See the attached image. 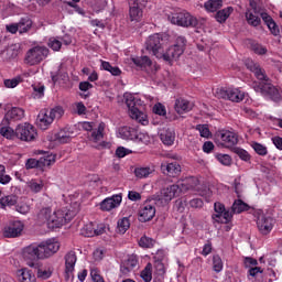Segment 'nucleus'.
I'll use <instances>...</instances> for the list:
<instances>
[{"label": "nucleus", "instance_id": "2", "mask_svg": "<svg viewBox=\"0 0 282 282\" xmlns=\"http://www.w3.org/2000/svg\"><path fill=\"white\" fill-rule=\"evenodd\" d=\"M76 213L67 207L56 208L53 213L50 207L42 208L39 213V219L45 221L50 229H57L69 223Z\"/></svg>", "mask_w": 282, "mask_h": 282}, {"label": "nucleus", "instance_id": "8", "mask_svg": "<svg viewBox=\"0 0 282 282\" xmlns=\"http://www.w3.org/2000/svg\"><path fill=\"white\" fill-rule=\"evenodd\" d=\"M48 53L50 50L44 45L33 46L26 52L24 56V64L29 66H36L48 56Z\"/></svg>", "mask_w": 282, "mask_h": 282}, {"label": "nucleus", "instance_id": "7", "mask_svg": "<svg viewBox=\"0 0 282 282\" xmlns=\"http://www.w3.org/2000/svg\"><path fill=\"white\" fill-rule=\"evenodd\" d=\"M186 37L181 35L176 37L175 44L170 46L166 51L164 50L161 55V59L172 63L173 61H177L184 51L186 50Z\"/></svg>", "mask_w": 282, "mask_h": 282}, {"label": "nucleus", "instance_id": "12", "mask_svg": "<svg viewBox=\"0 0 282 282\" xmlns=\"http://www.w3.org/2000/svg\"><path fill=\"white\" fill-rule=\"evenodd\" d=\"M170 21L173 25H177L181 28H195L197 26V18L191 15V13L186 11H182L178 13H174Z\"/></svg>", "mask_w": 282, "mask_h": 282}, {"label": "nucleus", "instance_id": "28", "mask_svg": "<svg viewBox=\"0 0 282 282\" xmlns=\"http://www.w3.org/2000/svg\"><path fill=\"white\" fill-rule=\"evenodd\" d=\"M160 139L163 144L171 147L175 143L176 132L174 129H167L166 131L160 134Z\"/></svg>", "mask_w": 282, "mask_h": 282}, {"label": "nucleus", "instance_id": "26", "mask_svg": "<svg viewBox=\"0 0 282 282\" xmlns=\"http://www.w3.org/2000/svg\"><path fill=\"white\" fill-rule=\"evenodd\" d=\"M74 132L70 131V128L66 127L62 130H59L54 137H55V141L61 143V144H65V143H69L72 141V134Z\"/></svg>", "mask_w": 282, "mask_h": 282}, {"label": "nucleus", "instance_id": "15", "mask_svg": "<svg viewBox=\"0 0 282 282\" xmlns=\"http://www.w3.org/2000/svg\"><path fill=\"white\" fill-rule=\"evenodd\" d=\"M25 229V224L19 219L10 220L3 228V236L6 238H18Z\"/></svg>", "mask_w": 282, "mask_h": 282}, {"label": "nucleus", "instance_id": "39", "mask_svg": "<svg viewBox=\"0 0 282 282\" xmlns=\"http://www.w3.org/2000/svg\"><path fill=\"white\" fill-rule=\"evenodd\" d=\"M154 173L155 169L150 166H139L134 169L135 177H149V175H153Z\"/></svg>", "mask_w": 282, "mask_h": 282}, {"label": "nucleus", "instance_id": "48", "mask_svg": "<svg viewBox=\"0 0 282 282\" xmlns=\"http://www.w3.org/2000/svg\"><path fill=\"white\" fill-rule=\"evenodd\" d=\"M248 208V204L243 203L241 199H237L232 205V212L235 214H241L243 212H247Z\"/></svg>", "mask_w": 282, "mask_h": 282}, {"label": "nucleus", "instance_id": "37", "mask_svg": "<svg viewBox=\"0 0 282 282\" xmlns=\"http://www.w3.org/2000/svg\"><path fill=\"white\" fill-rule=\"evenodd\" d=\"M140 278L143 282H152L153 279V264L151 262H148L145 264L144 269H142L140 273Z\"/></svg>", "mask_w": 282, "mask_h": 282}, {"label": "nucleus", "instance_id": "23", "mask_svg": "<svg viewBox=\"0 0 282 282\" xmlns=\"http://www.w3.org/2000/svg\"><path fill=\"white\" fill-rule=\"evenodd\" d=\"M174 109L178 115L188 113L191 110H193V104H191L188 99H183V97H180L178 99H175Z\"/></svg>", "mask_w": 282, "mask_h": 282}, {"label": "nucleus", "instance_id": "21", "mask_svg": "<svg viewBox=\"0 0 282 282\" xmlns=\"http://www.w3.org/2000/svg\"><path fill=\"white\" fill-rule=\"evenodd\" d=\"M55 162V155H47L44 158H41L40 160L35 159H29L25 163V166L28 170L34 169V167H41L43 166H50Z\"/></svg>", "mask_w": 282, "mask_h": 282}, {"label": "nucleus", "instance_id": "40", "mask_svg": "<svg viewBox=\"0 0 282 282\" xmlns=\"http://www.w3.org/2000/svg\"><path fill=\"white\" fill-rule=\"evenodd\" d=\"M204 8L207 12H217L223 8V0H208L205 2Z\"/></svg>", "mask_w": 282, "mask_h": 282}, {"label": "nucleus", "instance_id": "36", "mask_svg": "<svg viewBox=\"0 0 282 282\" xmlns=\"http://www.w3.org/2000/svg\"><path fill=\"white\" fill-rule=\"evenodd\" d=\"M191 188L198 192L199 196L204 197L207 203L210 202L213 192L210 191L209 187L203 186V185H194V186H191Z\"/></svg>", "mask_w": 282, "mask_h": 282}, {"label": "nucleus", "instance_id": "9", "mask_svg": "<svg viewBox=\"0 0 282 282\" xmlns=\"http://www.w3.org/2000/svg\"><path fill=\"white\" fill-rule=\"evenodd\" d=\"M40 247V258L42 260L53 257L59 250L61 242L57 238H48L39 243Z\"/></svg>", "mask_w": 282, "mask_h": 282}, {"label": "nucleus", "instance_id": "13", "mask_svg": "<svg viewBox=\"0 0 282 282\" xmlns=\"http://www.w3.org/2000/svg\"><path fill=\"white\" fill-rule=\"evenodd\" d=\"M216 143L227 149L234 148L238 143V137L236 133L221 130L216 134Z\"/></svg>", "mask_w": 282, "mask_h": 282}, {"label": "nucleus", "instance_id": "6", "mask_svg": "<svg viewBox=\"0 0 282 282\" xmlns=\"http://www.w3.org/2000/svg\"><path fill=\"white\" fill-rule=\"evenodd\" d=\"M64 115L62 107H55L51 110L44 109L40 111L36 118V126L41 130H47L55 119H61Z\"/></svg>", "mask_w": 282, "mask_h": 282}, {"label": "nucleus", "instance_id": "38", "mask_svg": "<svg viewBox=\"0 0 282 282\" xmlns=\"http://www.w3.org/2000/svg\"><path fill=\"white\" fill-rule=\"evenodd\" d=\"M262 272L260 267H251L249 270V280L251 282H263Z\"/></svg>", "mask_w": 282, "mask_h": 282}, {"label": "nucleus", "instance_id": "64", "mask_svg": "<svg viewBox=\"0 0 282 282\" xmlns=\"http://www.w3.org/2000/svg\"><path fill=\"white\" fill-rule=\"evenodd\" d=\"M76 113L78 115V116H84V115H86V112H87V108L85 107V105L83 104V102H77L76 105Z\"/></svg>", "mask_w": 282, "mask_h": 282}, {"label": "nucleus", "instance_id": "53", "mask_svg": "<svg viewBox=\"0 0 282 282\" xmlns=\"http://www.w3.org/2000/svg\"><path fill=\"white\" fill-rule=\"evenodd\" d=\"M215 158L218 160L219 163L226 166H229L232 162L231 156L228 154L217 153L215 154Z\"/></svg>", "mask_w": 282, "mask_h": 282}, {"label": "nucleus", "instance_id": "62", "mask_svg": "<svg viewBox=\"0 0 282 282\" xmlns=\"http://www.w3.org/2000/svg\"><path fill=\"white\" fill-rule=\"evenodd\" d=\"M130 153H132V151L129 149H126L124 147L117 148L115 152L116 156H118L119 159H122L126 155H129Z\"/></svg>", "mask_w": 282, "mask_h": 282}, {"label": "nucleus", "instance_id": "19", "mask_svg": "<svg viewBox=\"0 0 282 282\" xmlns=\"http://www.w3.org/2000/svg\"><path fill=\"white\" fill-rule=\"evenodd\" d=\"M121 203L122 194H116L101 200V203H99V209H101V212H111L120 207Z\"/></svg>", "mask_w": 282, "mask_h": 282}, {"label": "nucleus", "instance_id": "4", "mask_svg": "<svg viewBox=\"0 0 282 282\" xmlns=\"http://www.w3.org/2000/svg\"><path fill=\"white\" fill-rule=\"evenodd\" d=\"M264 21V24H267V28H269V31H271V34L273 36L280 35V29L279 25L275 23V21L265 12L257 11V13L252 11H247L246 18L248 21V24H250L253 28H258L261 23V19Z\"/></svg>", "mask_w": 282, "mask_h": 282}, {"label": "nucleus", "instance_id": "56", "mask_svg": "<svg viewBox=\"0 0 282 282\" xmlns=\"http://www.w3.org/2000/svg\"><path fill=\"white\" fill-rule=\"evenodd\" d=\"M224 268V263L221 258H219L218 256H214L213 258V269L215 272L219 273L223 271Z\"/></svg>", "mask_w": 282, "mask_h": 282}, {"label": "nucleus", "instance_id": "47", "mask_svg": "<svg viewBox=\"0 0 282 282\" xmlns=\"http://www.w3.org/2000/svg\"><path fill=\"white\" fill-rule=\"evenodd\" d=\"M130 228V220L128 217H123L117 221V229L120 234H126Z\"/></svg>", "mask_w": 282, "mask_h": 282}, {"label": "nucleus", "instance_id": "46", "mask_svg": "<svg viewBox=\"0 0 282 282\" xmlns=\"http://www.w3.org/2000/svg\"><path fill=\"white\" fill-rule=\"evenodd\" d=\"M154 245H155V240L151 237L142 236L139 239V247H141L143 249H151L154 247Z\"/></svg>", "mask_w": 282, "mask_h": 282}, {"label": "nucleus", "instance_id": "43", "mask_svg": "<svg viewBox=\"0 0 282 282\" xmlns=\"http://www.w3.org/2000/svg\"><path fill=\"white\" fill-rule=\"evenodd\" d=\"M101 68H104V70H106L108 73H111L112 76H120L121 75V69L118 66H112L107 61H101Z\"/></svg>", "mask_w": 282, "mask_h": 282}, {"label": "nucleus", "instance_id": "32", "mask_svg": "<svg viewBox=\"0 0 282 282\" xmlns=\"http://www.w3.org/2000/svg\"><path fill=\"white\" fill-rule=\"evenodd\" d=\"M153 262H154V273L156 275H163L165 273V267L163 264V258L160 252L156 253V256H153Z\"/></svg>", "mask_w": 282, "mask_h": 282}, {"label": "nucleus", "instance_id": "18", "mask_svg": "<svg viewBox=\"0 0 282 282\" xmlns=\"http://www.w3.org/2000/svg\"><path fill=\"white\" fill-rule=\"evenodd\" d=\"M41 249H40V245L35 246V245H30L28 247H25L22 251V256L23 259L25 261H28V265L33 268L34 267V262L35 260H43V258H41Z\"/></svg>", "mask_w": 282, "mask_h": 282}, {"label": "nucleus", "instance_id": "41", "mask_svg": "<svg viewBox=\"0 0 282 282\" xmlns=\"http://www.w3.org/2000/svg\"><path fill=\"white\" fill-rule=\"evenodd\" d=\"M53 267L52 264H46V267H41L37 270V278L42 279V280H47L52 276L53 274Z\"/></svg>", "mask_w": 282, "mask_h": 282}, {"label": "nucleus", "instance_id": "63", "mask_svg": "<svg viewBox=\"0 0 282 282\" xmlns=\"http://www.w3.org/2000/svg\"><path fill=\"white\" fill-rule=\"evenodd\" d=\"M153 112L158 116H166V108L165 106L158 104L153 107Z\"/></svg>", "mask_w": 282, "mask_h": 282}, {"label": "nucleus", "instance_id": "27", "mask_svg": "<svg viewBox=\"0 0 282 282\" xmlns=\"http://www.w3.org/2000/svg\"><path fill=\"white\" fill-rule=\"evenodd\" d=\"M32 25H33V21L30 19V17L21 18L20 21L18 22L19 34L25 35L30 33Z\"/></svg>", "mask_w": 282, "mask_h": 282}, {"label": "nucleus", "instance_id": "20", "mask_svg": "<svg viewBox=\"0 0 282 282\" xmlns=\"http://www.w3.org/2000/svg\"><path fill=\"white\" fill-rule=\"evenodd\" d=\"M77 262L76 252L70 250L65 256V278L66 280L74 278L75 265Z\"/></svg>", "mask_w": 282, "mask_h": 282}, {"label": "nucleus", "instance_id": "10", "mask_svg": "<svg viewBox=\"0 0 282 282\" xmlns=\"http://www.w3.org/2000/svg\"><path fill=\"white\" fill-rule=\"evenodd\" d=\"M184 184L182 187L180 185H171L170 187L162 188L160 194L156 196V200L162 205H169L175 197L180 196Z\"/></svg>", "mask_w": 282, "mask_h": 282}, {"label": "nucleus", "instance_id": "44", "mask_svg": "<svg viewBox=\"0 0 282 282\" xmlns=\"http://www.w3.org/2000/svg\"><path fill=\"white\" fill-rule=\"evenodd\" d=\"M82 235L87 238L96 236V224L88 223L82 228Z\"/></svg>", "mask_w": 282, "mask_h": 282}, {"label": "nucleus", "instance_id": "49", "mask_svg": "<svg viewBox=\"0 0 282 282\" xmlns=\"http://www.w3.org/2000/svg\"><path fill=\"white\" fill-rule=\"evenodd\" d=\"M0 134L7 139H13L17 137V130H13L11 127L0 126Z\"/></svg>", "mask_w": 282, "mask_h": 282}, {"label": "nucleus", "instance_id": "35", "mask_svg": "<svg viewBox=\"0 0 282 282\" xmlns=\"http://www.w3.org/2000/svg\"><path fill=\"white\" fill-rule=\"evenodd\" d=\"M234 12V8L232 7H227L223 10L217 11L215 19L218 23L223 24L225 23L228 18L230 17V14Z\"/></svg>", "mask_w": 282, "mask_h": 282}, {"label": "nucleus", "instance_id": "29", "mask_svg": "<svg viewBox=\"0 0 282 282\" xmlns=\"http://www.w3.org/2000/svg\"><path fill=\"white\" fill-rule=\"evenodd\" d=\"M23 117H25V110L17 107L6 113V120L8 121H20Z\"/></svg>", "mask_w": 282, "mask_h": 282}, {"label": "nucleus", "instance_id": "59", "mask_svg": "<svg viewBox=\"0 0 282 282\" xmlns=\"http://www.w3.org/2000/svg\"><path fill=\"white\" fill-rule=\"evenodd\" d=\"M196 130L199 132L200 137L203 138H209L210 131L206 124H197Z\"/></svg>", "mask_w": 282, "mask_h": 282}, {"label": "nucleus", "instance_id": "5", "mask_svg": "<svg viewBox=\"0 0 282 282\" xmlns=\"http://www.w3.org/2000/svg\"><path fill=\"white\" fill-rule=\"evenodd\" d=\"M167 45V40L161 33L152 34L145 42V50L159 59H162L163 51Z\"/></svg>", "mask_w": 282, "mask_h": 282}, {"label": "nucleus", "instance_id": "16", "mask_svg": "<svg viewBox=\"0 0 282 282\" xmlns=\"http://www.w3.org/2000/svg\"><path fill=\"white\" fill-rule=\"evenodd\" d=\"M36 135L35 128L30 123L19 124L15 129V137L21 141H33Z\"/></svg>", "mask_w": 282, "mask_h": 282}, {"label": "nucleus", "instance_id": "1", "mask_svg": "<svg viewBox=\"0 0 282 282\" xmlns=\"http://www.w3.org/2000/svg\"><path fill=\"white\" fill-rule=\"evenodd\" d=\"M248 69H250L252 73H254V76L260 82H253L252 88L254 91L261 94L264 98H269L273 101H280L281 100V93L276 89L273 84L269 82V77L265 74V70L260 67V64L249 61L247 63Z\"/></svg>", "mask_w": 282, "mask_h": 282}, {"label": "nucleus", "instance_id": "58", "mask_svg": "<svg viewBox=\"0 0 282 282\" xmlns=\"http://www.w3.org/2000/svg\"><path fill=\"white\" fill-rule=\"evenodd\" d=\"M17 212L21 215L30 214V204L28 203H19L15 207Z\"/></svg>", "mask_w": 282, "mask_h": 282}, {"label": "nucleus", "instance_id": "61", "mask_svg": "<svg viewBox=\"0 0 282 282\" xmlns=\"http://www.w3.org/2000/svg\"><path fill=\"white\" fill-rule=\"evenodd\" d=\"M236 154L243 161L248 162L250 161L251 156L250 154L248 153V151L243 150V149H240V148H237L235 150Z\"/></svg>", "mask_w": 282, "mask_h": 282}, {"label": "nucleus", "instance_id": "52", "mask_svg": "<svg viewBox=\"0 0 282 282\" xmlns=\"http://www.w3.org/2000/svg\"><path fill=\"white\" fill-rule=\"evenodd\" d=\"M104 131H105V123H99V127H97V130L93 131L91 138L96 142L100 141L104 138Z\"/></svg>", "mask_w": 282, "mask_h": 282}, {"label": "nucleus", "instance_id": "34", "mask_svg": "<svg viewBox=\"0 0 282 282\" xmlns=\"http://www.w3.org/2000/svg\"><path fill=\"white\" fill-rule=\"evenodd\" d=\"M19 282H36L35 275L30 271V269H20L18 272Z\"/></svg>", "mask_w": 282, "mask_h": 282}, {"label": "nucleus", "instance_id": "22", "mask_svg": "<svg viewBox=\"0 0 282 282\" xmlns=\"http://www.w3.org/2000/svg\"><path fill=\"white\" fill-rule=\"evenodd\" d=\"M156 215L155 206L151 204H144L139 210V221L148 223L152 220Z\"/></svg>", "mask_w": 282, "mask_h": 282}, {"label": "nucleus", "instance_id": "33", "mask_svg": "<svg viewBox=\"0 0 282 282\" xmlns=\"http://www.w3.org/2000/svg\"><path fill=\"white\" fill-rule=\"evenodd\" d=\"M232 213L230 210H225L219 213V218L215 217V214L212 215V219L214 223L227 225L231 221Z\"/></svg>", "mask_w": 282, "mask_h": 282}, {"label": "nucleus", "instance_id": "51", "mask_svg": "<svg viewBox=\"0 0 282 282\" xmlns=\"http://www.w3.org/2000/svg\"><path fill=\"white\" fill-rule=\"evenodd\" d=\"M4 87L9 89H14L19 84H21V76L14 78H7L3 80Z\"/></svg>", "mask_w": 282, "mask_h": 282}, {"label": "nucleus", "instance_id": "55", "mask_svg": "<svg viewBox=\"0 0 282 282\" xmlns=\"http://www.w3.org/2000/svg\"><path fill=\"white\" fill-rule=\"evenodd\" d=\"M251 50L258 54V55H265L268 52V48L257 42L251 43Z\"/></svg>", "mask_w": 282, "mask_h": 282}, {"label": "nucleus", "instance_id": "30", "mask_svg": "<svg viewBox=\"0 0 282 282\" xmlns=\"http://www.w3.org/2000/svg\"><path fill=\"white\" fill-rule=\"evenodd\" d=\"M143 17V8L129 4V18L131 22H141Z\"/></svg>", "mask_w": 282, "mask_h": 282}, {"label": "nucleus", "instance_id": "17", "mask_svg": "<svg viewBox=\"0 0 282 282\" xmlns=\"http://www.w3.org/2000/svg\"><path fill=\"white\" fill-rule=\"evenodd\" d=\"M119 135L123 140L148 142V140H145L148 137L144 133H139L138 129L132 127L120 128Z\"/></svg>", "mask_w": 282, "mask_h": 282}, {"label": "nucleus", "instance_id": "31", "mask_svg": "<svg viewBox=\"0 0 282 282\" xmlns=\"http://www.w3.org/2000/svg\"><path fill=\"white\" fill-rule=\"evenodd\" d=\"M138 265V260L134 256H131L120 267V272L123 274L130 273Z\"/></svg>", "mask_w": 282, "mask_h": 282}, {"label": "nucleus", "instance_id": "45", "mask_svg": "<svg viewBox=\"0 0 282 282\" xmlns=\"http://www.w3.org/2000/svg\"><path fill=\"white\" fill-rule=\"evenodd\" d=\"M43 186H44V183L40 178H32L29 182L30 191L35 193V194L40 193L42 191Z\"/></svg>", "mask_w": 282, "mask_h": 282}, {"label": "nucleus", "instance_id": "57", "mask_svg": "<svg viewBox=\"0 0 282 282\" xmlns=\"http://www.w3.org/2000/svg\"><path fill=\"white\" fill-rule=\"evenodd\" d=\"M90 276L94 282H105L104 278L100 275L99 269H97L96 267H91Z\"/></svg>", "mask_w": 282, "mask_h": 282}, {"label": "nucleus", "instance_id": "11", "mask_svg": "<svg viewBox=\"0 0 282 282\" xmlns=\"http://www.w3.org/2000/svg\"><path fill=\"white\" fill-rule=\"evenodd\" d=\"M275 225V220L262 210L257 212V226L262 236H268L271 234Z\"/></svg>", "mask_w": 282, "mask_h": 282}, {"label": "nucleus", "instance_id": "60", "mask_svg": "<svg viewBox=\"0 0 282 282\" xmlns=\"http://www.w3.org/2000/svg\"><path fill=\"white\" fill-rule=\"evenodd\" d=\"M227 209L225 208V205L217 202L214 204V215L216 219H219V214L226 212Z\"/></svg>", "mask_w": 282, "mask_h": 282}, {"label": "nucleus", "instance_id": "50", "mask_svg": "<svg viewBox=\"0 0 282 282\" xmlns=\"http://www.w3.org/2000/svg\"><path fill=\"white\" fill-rule=\"evenodd\" d=\"M251 147L261 156H265L269 153L268 148L259 142H252Z\"/></svg>", "mask_w": 282, "mask_h": 282}, {"label": "nucleus", "instance_id": "54", "mask_svg": "<svg viewBox=\"0 0 282 282\" xmlns=\"http://www.w3.org/2000/svg\"><path fill=\"white\" fill-rule=\"evenodd\" d=\"M48 47L51 50H53L54 52H59L61 47H62V41L61 39H56V37H51L48 40Z\"/></svg>", "mask_w": 282, "mask_h": 282}, {"label": "nucleus", "instance_id": "3", "mask_svg": "<svg viewBox=\"0 0 282 282\" xmlns=\"http://www.w3.org/2000/svg\"><path fill=\"white\" fill-rule=\"evenodd\" d=\"M123 99L129 110V117L132 120H135L137 122L141 123L142 126H148V115L140 111L139 109V106H141L142 102L141 99H137V97H134V95H131V93H124Z\"/></svg>", "mask_w": 282, "mask_h": 282}, {"label": "nucleus", "instance_id": "14", "mask_svg": "<svg viewBox=\"0 0 282 282\" xmlns=\"http://www.w3.org/2000/svg\"><path fill=\"white\" fill-rule=\"evenodd\" d=\"M217 96L232 102H241L245 98V93L239 88H218Z\"/></svg>", "mask_w": 282, "mask_h": 282}, {"label": "nucleus", "instance_id": "25", "mask_svg": "<svg viewBox=\"0 0 282 282\" xmlns=\"http://www.w3.org/2000/svg\"><path fill=\"white\" fill-rule=\"evenodd\" d=\"M131 61L137 67L141 69H152L153 62L148 55L132 57Z\"/></svg>", "mask_w": 282, "mask_h": 282}, {"label": "nucleus", "instance_id": "42", "mask_svg": "<svg viewBox=\"0 0 282 282\" xmlns=\"http://www.w3.org/2000/svg\"><path fill=\"white\" fill-rule=\"evenodd\" d=\"M0 205L2 207H12V206L17 205L15 195L2 196V194L0 193Z\"/></svg>", "mask_w": 282, "mask_h": 282}, {"label": "nucleus", "instance_id": "24", "mask_svg": "<svg viewBox=\"0 0 282 282\" xmlns=\"http://www.w3.org/2000/svg\"><path fill=\"white\" fill-rule=\"evenodd\" d=\"M161 171L164 175L172 177V175H180L182 173V166L177 162L162 164Z\"/></svg>", "mask_w": 282, "mask_h": 282}]
</instances>
